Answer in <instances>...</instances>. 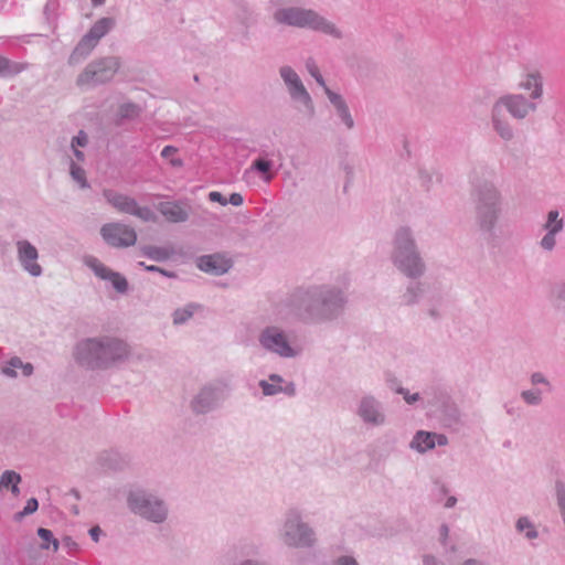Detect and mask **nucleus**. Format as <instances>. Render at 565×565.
<instances>
[{"label": "nucleus", "instance_id": "nucleus-1", "mask_svg": "<svg viewBox=\"0 0 565 565\" xmlns=\"http://www.w3.org/2000/svg\"><path fill=\"white\" fill-rule=\"evenodd\" d=\"M348 299L344 291L332 285H309L294 289L284 305L303 323H327L338 319Z\"/></svg>", "mask_w": 565, "mask_h": 565}, {"label": "nucleus", "instance_id": "nucleus-2", "mask_svg": "<svg viewBox=\"0 0 565 565\" xmlns=\"http://www.w3.org/2000/svg\"><path fill=\"white\" fill-rule=\"evenodd\" d=\"M131 356L127 341L114 335H95L79 340L73 348L75 364L86 371H107L121 366Z\"/></svg>", "mask_w": 565, "mask_h": 565}, {"label": "nucleus", "instance_id": "nucleus-3", "mask_svg": "<svg viewBox=\"0 0 565 565\" xmlns=\"http://www.w3.org/2000/svg\"><path fill=\"white\" fill-rule=\"evenodd\" d=\"M390 259L393 266L407 278L417 279L426 273V263L411 226L402 225L395 230Z\"/></svg>", "mask_w": 565, "mask_h": 565}, {"label": "nucleus", "instance_id": "nucleus-4", "mask_svg": "<svg viewBox=\"0 0 565 565\" xmlns=\"http://www.w3.org/2000/svg\"><path fill=\"white\" fill-rule=\"evenodd\" d=\"M273 20L275 24L280 26L306 29L324 34L333 40H342L344 38L343 30L333 21L320 14L318 11L306 7H279L274 11Z\"/></svg>", "mask_w": 565, "mask_h": 565}, {"label": "nucleus", "instance_id": "nucleus-5", "mask_svg": "<svg viewBox=\"0 0 565 565\" xmlns=\"http://www.w3.org/2000/svg\"><path fill=\"white\" fill-rule=\"evenodd\" d=\"M278 539L288 548H313L318 544L316 529L305 520L303 512L291 507L282 515Z\"/></svg>", "mask_w": 565, "mask_h": 565}, {"label": "nucleus", "instance_id": "nucleus-6", "mask_svg": "<svg viewBox=\"0 0 565 565\" xmlns=\"http://www.w3.org/2000/svg\"><path fill=\"white\" fill-rule=\"evenodd\" d=\"M126 504L134 515L157 525L166 523L170 515L167 500L145 488L130 489L127 492Z\"/></svg>", "mask_w": 565, "mask_h": 565}, {"label": "nucleus", "instance_id": "nucleus-7", "mask_svg": "<svg viewBox=\"0 0 565 565\" xmlns=\"http://www.w3.org/2000/svg\"><path fill=\"white\" fill-rule=\"evenodd\" d=\"M257 343L264 352L285 360L297 359L303 352L297 337L277 324L262 328L257 334Z\"/></svg>", "mask_w": 565, "mask_h": 565}, {"label": "nucleus", "instance_id": "nucleus-8", "mask_svg": "<svg viewBox=\"0 0 565 565\" xmlns=\"http://www.w3.org/2000/svg\"><path fill=\"white\" fill-rule=\"evenodd\" d=\"M535 108V105L527 100L523 95H505L501 97L493 106V127L503 139H510L512 138L513 132L509 119L505 115V110H508L514 118L523 119L531 111H534Z\"/></svg>", "mask_w": 565, "mask_h": 565}, {"label": "nucleus", "instance_id": "nucleus-9", "mask_svg": "<svg viewBox=\"0 0 565 565\" xmlns=\"http://www.w3.org/2000/svg\"><path fill=\"white\" fill-rule=\"evenodd\" d=\"M278 74L298 115L309 120L312 119L316 116L315 102L296 70L290 65H281L278 68Z\"/></svg>", "mask_w": 565, "mask_h": 565}, {"label": "nucleus", "instance_id": "nucleus-10", "mask_svg": "<svg viewBox=\"0 0 565 565\" xmlns=\"http://www.w3.org/2000/svg\"><path fill=\"white\" fill-rule=\"evenodd\" d=\"M120 67L121 60L118 56L108 55L95 58L77 75L75 84L82 90L107 84L113 81Z\"/></svg>", "mask_w": 565, "mask_h": 565}, {"label": "nucleus", "instance_id": "nucleus-11", "mask_svg": "<svg viewBox=\"0 0 565 565\" xmlns=\"http://www.w3.org/2000/svg\"><path fill=\"white\" fill-rule=\"evenodd\" d=\"M355 415L367 428H379L387 425L388 415L384 403L374 394H363L356 402Z\"/></svg>", "mask_w": 565, "mask_h": 565}, {"label": "nucleus", "instance_id": "nucleus-12", "mask_svg": "<svg viewBox=\"0 0 565 565\" xmlns=\"http://www.w3.org/2000/svg\"><path fill=\"white\" fill-rule=\"evenodd\" d=\"M106 202L120 213L137 216L143 222H154L156 214L147 206H140L137 201L124 193L116 192L110 189L103 191Z\"/></svg>", "mask_w": 565, "mask_h": 565}, {"label": "nucleus", "instance_id": "nucleus-13", "mask_svg": "<svg viewBox=\"0 0 565 565\" xmlns=\"http://www.w3.org/2000/svg\"><path fill=\"white\" fill-rule=\"evenodd\" d=\"M227 386L224 382H214L203 386L191 401L195 414H206L213 411L226 398Z\"/></svg>", "mask_w": 565, "mask_h": 565}, {"label": "nucleus", "instance_id": "nucleus-14", "mask_svg": "<svg viewBox=\"0 0 565 565\" xmlns=\"http://www.w3.org/2000/svg\"><path fill=\"white\" fill-rule=\"evenodd\" d=\"M15 258L20 268L32 278L43 275L44 268L40 264V253L36 246L26 238L14 243Z\"/></svg>", "mask_w": 565, "mask_h": 565}, {"label": "nucleus", "instance_id": "nucleus-15", "mask_svg": "<svg viewBox=\"0 0 565 565\" xmlns=\"http://www.w3.org/2000/svg\"><path fill=\"white\" fill-rule=\"evenodd\" d=\"M100 235L109 246L116 248L134 246L137 242L136 231L131 226L120 222L104 224L100 227Z\"/></svg>", "mask_w": 565, "mask_h": 565}, {"label": "nucleus", "instance_id": "nucleus-16", "mask_svg": "<svg viewBox=\"0 0 565 565\" xmlns=\"http://www.w3.org/2000/svg\"><path fill=\"white\" fill-rule=\"evenodd\" d=\"M83 262L97 278L108 281L118 294H126L128 291L129 284L126 277L106 266L97 257L88 255L84 257Z\"/></svg>", "mask_w": 565, "mask_h": 565}, {"label": "nucleus", "instance_id": "nucleus-17", "mask_svg": "<svg viewBox=\"0 0 565 565\" xmlns=\"http://www.w3.org/2000/svg\"><path fill=\"white\" fill-rule=\"evenodd\" d=\"M519 89L525 92L531 99H540L543 96V76L539 70H525L518 82Z\"/></svg>", "mask_w": 565, "mask_h": 565}, {"label": "nucleus", "instance_id": "nucleus-18", "mask_svg": "<svg viewBox=\"0 0 565 565\" xmlns=\"http://www.w3.org/2000/svg\"><path fill=\"white\" fill-rule=\"evenodd\" d=\"M326 97L340 122L345 127V129L352 130L355 122L345 98L340 93L332 89H327Z\"/></svg>", "mask_w": 565, "mask_h": 565}, {"label": "nucleus", "instance_id": "nucleus-19", "mask_svg": "<svg viewBox=\"0 0 565 565\" xmlns=\"http://www.w3.org/2000/svg\"><path fill=\"white\" fill-rule=\"evenodd\" d=\"M198 267L214 276L224 275L232 267V262L220 254L205 255L199 258Z\"/></svg>", "mask_w": 565, "mask_h": 565}, {"label": "nucleus", "instance_id": "nucleus-20", "mask_svg": "<svg viewBox=\"0 0 565 565\" xmlns=\"http://www.w3.org/2000/svg\"><path fill=\"white\" fill-rule=\"evenodd\" d=\"M161 215L171 223H183L189 218V209L180 202H161L158 205Z\"/></svg>", "mask_w": 565, "mask_h": 565}, {"label": "nucleus", "instance_id": "nucleus-21", "mask_svg": "<svg viewBox=\"0 0 565 565\" xmlns=\"http://www.w3.org/2000/svg\"><path fill=\"white\" fill-rule=\"evenodd\" d=\"M545 228L548 233L542 238L541 245L545 249H552L555 245L554 235L563 228V220L558 217L557 211L548 213Z\"/></svg>", "mask_w": 565, "mask_h": 565}, {"label": "nucleus", "instance_id": "nucleus-22", "mask_svg": "<svg viewBox=\"0 0 565 565\" xmlns=\"http://www.w3.org/2000/svg\"><path fill=\"white\" fill-rule=\"evenodd\" d=\"M97 44L98 43L96 41H93L92 38L85 34L71 53L68 57V64L77 65L84 61L93 52Z\"/></svg>", "mask_w": 565, "mask_h": 565}, {"label": "nucleus", "instance_id": "nucleus-23", "mask_svg": "<svg viewBox=\"0 0 565 565\" xmlns=\"http://www.w3.org/2000/svg\"><path fill=\"white\" fill-rule=\"evenodd\" d=\"M427 282H411L401 296V301L405 306H413L429 290Z\"/></svg>", "mask_w": 565, "mask_h": 565}, {"label": "nucleus", "instance_id": "nucleus-24", "mask_svg": "<svg viewBox=\"0 0 565 565\" xmlns=\"http://www.w3.org/2000/svg\"><path fill=\"white\" fill-rule=\"evenodd\" d=\"M437 434L419 430L411 441V448L418 452H425L433 449L436 445Z\"/></svg>", "mask_w": 565, "mask_h": 565}, {"label": "nucleus", "instance_id": "nucleus-25", "mask_svg": "<svg viewBox=\"0 0 565 565\" xmlns=\"http://www.w3.org/2000/svg\"><path fill=\"white\" fill-rule=\"evenodd\" d=\"M115 23L116 22L114 18H100L92 25L86 34L92 38L93 41L98 43L100 39H103L108 32L113 30Z\"/></svg>", "mask_w": 565, "mask_h": 565}, {"label": "nucleus", "instance_id": "nucleus-26", "mask_svg": "<svg viewBox=\"0 0 565 565\" xmlns=\"http://www.w3.org/2000/svg\"><path fill=\"white\" fill-rule=\"evenodd\" d=\"M258 385L265 396H274L279 393H285L289 396H292L296 393V386L292 382H288L286 385H279L269 381L262 380L259 381Z\"/></svg>", "mask_w": 565, "mask_h": 565}, {"label": "nucleus", "instance_id": "nucleus-27", "mask_svg": "<svg viewBox=\"0 0 565 565\" xmlns=\"http://www.w3.org/2000/svg\"><path fill=\"white\" fill-rule=\"evenodd\" d=\"M200 308L201 307L199 305L193 302L188 303L184 307L177 308L171 315L173 326L179 327L188 323Z\"/></svg>", "mask_w": 565, "mask_h": 565}, {"label": "nucleus", "instance_id": "nucleus-28", "mask_svg": "<svg viewBox=\"0 0 565 565\" xmlns=\"http://www.w3.org/2000/svg\"><path fill=\"white\" fill-rule=\"evenodd\" d=\"M18 369L22 370L23 375L29 376L33 372V365L31 363H23L20 358H12L2 367V373L9 377H17Z\"/></svg>", "mask_w": 565, "mask_h": 565}, {"label": "nucleus", "instance_id": "nucleus-29", "mask_svg": "<svg viewBox=\"0 0 565 565\" xmlns=\"http://www.w3.org/2000/svg\"><path fill=\"white\" fill-rule=\"evenodd\" d=\"M21 482V476L13 470H6L0 477V490L2 488L11 489L14 495H19L20 489L19 483Z\"/></svg>", "mask_w": 565, "mask_h": 565}, {"label": "nucleus", "instance_id": "nucleus-30", "mask_svg": "<svg viewBox=\"0 0 565 565\" xmlns=\"http://www.w3.org/2000/svg\"><path fill=\"white\" fill-rule=\"evenodd\" d=\"M26 68V64L11 62L0 55V76H13Z\"/></svg>", "mask_w": 565, "mask_h": 565}, {"label": "nucleus", "instance_id": "nucleus-31", "mask_svg": "<svg viewBox=\"0 0 565 565\" xmlns=\"http://www.w3.org/2000/svg\"><path fill=\"white\" fill-rule=\"evenodd\" d=\"M273 166V161L264 158H258L252 163L250 170L258 171L259 173L263 174V180L265 182H269L273 179V173L270 172Z\"/></svg>", "mask_w": 565, "mask_h": 565}, {"label": "nucleus", "instance_id": "nucleus-32", "mask_svg": "<svg viewBox=\"0 0 565 565\" xmlns=\"http://www.w3.org/2000/svg\"><path fill=\"white\" fill-rule=\"evenodd\" d=\"M70 174H71L72 179L76 183H78V185L82 189L89 188V183L87 182L85 170L79 166V163H77L74 160H71V162H70Z\"/></svg>", "mask_w": 565, "mask_h": 565}, {"label": "nucleus", "instance_id": "nucleus-33", "mask_svg": "<svg viewBox=\"0 0 565 565\" xmlns=\"http://www.w3.org/2000/svg\"><path fill=\"white\" fill-rule=\"evenodd\" d=\"M38 535L42 540V543L40 545L42 550H49L51 547L54 552H56L58 550L60 543L54 537L52 531L44 529V527H40L38 530Z\"/></svg>", "mask_w": 565, "mask_h": 565}, {"label": "nucleus", "instance_id": "nucleus-34", "mask_svg": "<svg viewBox=\"0 0 565 565\" xmlns=\"http://www.w3.org/2000/svg\"><path fill=\"white\" fill-rule=\"evenodd\" d=\"M142 253L143 255L148 256L149 258L156 262H163L168 259L171 255L168 248L158 246H145L142 248Z\"/></svg>", "mask_w": 565, "mask_h": 565}, {"label": "nucleus", "instance_id": "nucleus-35", "mask_svg": "<svg viewBox=\"0 0 565 565\" xmlns=\"http://www.w3.org/2000/svg\"><path fill=\"white\" fill-rule=\"evenodd\" d=\"M141 113V108L135 103H124L118 107V116L121 119H134Z\"/></svg>", "mask_w": 565, "mask_h": 565}, {"label": "nucleus", "instance_id": "nucleus-36", "mask_svg": "<svg viewBox=\"0 0 565 565\" xmlns=\"http://www.w3.org/2000/svg\"><path fill=\"white\" fill-rule=\"evenodd\" d=\"M178 148L173 146H166L161 150V157L166 160H169L170 164L174 168L183 167V160L177 157Z\"/></svg>", "mask_w": 565, "mask_h": 565}, {"label": "nucleus", "instance_id": "nucleus-37", "mask_svg": "<svg viewBox=\"0 0 565 565\" xmlns=\"http://www.w3.org/2000/svg\"><path fill=\"white\" fill-rule=\"evenodd\" d=\"M98 460L100 465L110 469H117L121 467V461L118 454L113 451H105L100 454Z\"/></svg>", "mask_w": 565, "mask_h": 565}, {"label": "nucleus", "instance_id": "nucleus-38", "mask_svg": "<svg viewBox=\"0 0 565 565\" xmlns=\"http://www.w3.org/2000/svg\"><path fill=\"white\" fill-rule=\"evenodd\" d=\"M39 508V502L35 498H31L28 500L24 509L14 514L15 521H21L24 516L34 513Z\"/></svg>", "mask_w": 565, "mask_h": 565}, {"label": "nucleus", "instance_id": "nucleus-39", "mask_svg": "<svg viewBox=\"0 0 565 565\" xmlns=\"http://www.w3.org/2000/svg\"><path fill=\"white\" fill-rule=\"evenodd\" d=\"M516 527L520 532H525L526 537L533 539L536 537V531L532 526V524L525 518H521L518 521Z\"/></svg>", "mask_w": 565, "mask_h": 565}, {"label": "nucleus", "instance_id": "nucleus-40", "mask_svg": "<svg viewBox=\"0 0 565 565\" xmlns=\"http://www.w3.org/2000/svg\"><path fill=\"white\" fill-rule=\"evenodd\" d=\"M396 393L402 395L404 401L408 404V405H414L416 404L417 402H420L422 401V396L419 395V393H409L408 390L404 388V387H398L396 390Z\"/></svg>", "mask_w": 565, "mask_h": 565}, {"label": "nucleus", "instance_id": "nucleus-41", "mask_svg": "<svg viewBox=\"0 0 565 565\" xmlns=\"http://www.w3.org/2000/svg\"><path fill=\"white\" fill-rule=\"evenodd\" d=\"M448 533H449V530H448V526L446 524H443L439 529V542L441 543V545L446 548V552H456V546L455 544H451L449 545L448 547Z\"/></svg>", "mask_w": 565, "mask_h": 565}, {"label": "nucleus", "instance_id": "nucleus-42", "mask_svg": "<svg viewBox=\"0 0 565 565\" xmlns=\"http://www.w3.org/2000/svg\"><path fill=\"white\" fill-rule=\"evenodd\" d=\"M87 145H88V136L83 130H81L71 140V148H85Z\"/></svg>", "mask_w": 565, "mask_h": 565}, {"label": "nucleus", "instance_id": "nucleus-43", "mask_svg": "<svg viewBox=\"0 0 565 565\" xmlns=\"http://www.w3.org/2000/svg\"><path fill=\"white\" fill-rule=\"evenodd\" d=\"M310 75L316 79L317 84L323 89L324 95H327V89H331L327 84L321 75L319 68L315 65L312 67H309Z\"/></svg>", "mask_w": 565, "mask_h": 565}, {"label": "nucleus", "instance_id": "nucleus-44", "mask_svg": "<svg viewBox=\"0 0 565 565\" xmlns=\"http://www.w3.org/2000/svg\"><path fill=\"white\" fill-rule=\"evenodd\" d=\"M332 565H359V563L353 556L342 555L334 559Z\"/></svg>", "mask_w": 565, "mask_h": 565}, {"label": "nucleus", "instance_id": "nucleus-45", "mask_svg": "<svg viewBox=\"0 0 565 565\" xmlns=\"http://www.w3.org/2000/svg\"><path fill=\"white\" fill-rule=\"evenodd\" d=\"M557 499L565 521V488L562 484H557Z\"/></svg>", "mask_w": 565, "mask_h": 565}, {"label": "nucleus", "instance_id": "nucleus-46", "mask_svg": "<svg viewBox=\"0 0 565 565\" xmlns=\"http://www.w3.org/2000/svg\"><path fill=\"white\" fill-rule=\"evenodd\" d=\"M209 199H210V201H212V202H217V203H220L221 205H226V204H227V199H225V198L222 195V193L216 192V191L210 192V193H209Z\"/></svg>", "mask_w": 565, "mask_h": 565}, {"label": "nucleus", "instance_id": "nucleus-47", "mask_svg": "<svg viewBox=\"0 0 565 565\" xmlns=\"http://www.w3.org/2000/svg\"><path fill=\"white\" fill-rule=\"evenodd\" d=\"M243 202V196L239 193H232L227 200V203L234 206H241Z\"/></svg>", "mask_w": 565, "mask_h": 565}, {"label": "nucleus", "instance_id": "nucleus-48", "mask_svg": "<svg viewBox=\"0 0 565 565\" xmlns=\"http://www.w3.org/2000/svg\"><path fill=\"white\" fill-rule=\"evenodd\" d=\"M237 565H267L266 562L258 559V558H252L246 557L242 559Z\"/></svg>", "mask_w": 565, "mask_h": 565}, {"label": "nucleus", "instance_id": "nucleus-49", "mask_svg": "<svg viewBox=\"0 0 565 565\" xmlns=\"http://www.w3.org/2000/svg\"><path fill=\"white\" fill-rule=\"evenodd\" d=\"M423 564L424 565H443V563L437 559L434 555L426 554L423 556Z\"/></svg>", "mask_w": 565, "mask_h": 565}, {"label": "nucleus", "instance_id": "nucleus-50", "mask_svg": "<svg viewBox=\"0 0 565 565\" xmlns=\"http://www.w3.org/2000/svg\"><path fill=\"white\" fill-rule=\"evenodd\" d=\"M522 395H523L524 399H525L529 404H535V403H537V402H539V399H540L539 395H537L536 393H534V392H530V391H527V392H523V394H522Z\"/></svg>", "mask_w": 565, "mask_h": 565}, {"label": "nucleus", "instance_id": "nucleus-51", "mask_svg": "<svg viewBox=\"0 0 565 565\" xmlns=\"http://www.w3.org/2000/svg\"><path fill=\"white\" fill-rule=\"evenodd\" d=\"M71 150L74 156V161H76L77 163L85 161V153L81 150V148H71Z\"/></svg>", "mask_w": 565, "mask_h": 565}, {"label": "nucleus", "instance_id": "nucleus-52", "mask_svg": "<svg viewBox=\"0 0 565 565\" xmlns=\"http://www.w3.org/2000/svg\"><path fill=\"white\" fill-rule=\"evenodd\" d=\"M269 382L274 383V384H279V385H282L285 384L286 385V381L282 379V376H280L279 374H276V373H273L268 376V380Z\"/></svg>", "mask_w": 565, "mask_h": 565}, {"label": "nucleus", "instance_id": "nucleus-53", "mask_svg": "<svg viewBox=\"0 0 565 565\" xmlns=\"http://www.w3.org/2000/svg\"><path fill=\"white\" fill-rule=\"evenodd\" d=\"M100 534H102V530H100L99 526H93L89 530V535H90L92 540L95 541V542L99 541Z\"/></svg>", "mask_w": 565, "mask_h": 565}, {"label": "nucleus", "instance_id": "nucleus-54", "mask_svg": "<svg viewBox=\"0 0 565 565\" xmlns=\"http://www.w3.org/2000/svg\"><path fill=\"white\" fill-rule=\"evenodd\" d=\"M139 265H140V266H143V267L146 268V270H148V271H159V273H161V274H163V275H166V276H170L166 270H163V269H161V268H159V267H157V266H153V265H151V266H146V265H145V263H142V262H141V263H139Z\"/></svg>", "mask_w": 565, "mask_h": 565}, {"label": "nucleus", "instance_id": "nucleus-55", "mask_svg": "<svg viewBox=\"0 0 565 565\" xmlns=\"http://www.w3.org/2000/svg\"><path fill=\"white\" fill-rule=\"evenodd\" d=\"M456 503H457V498L454 497V495H450V497L447 498V500L445 502V507L446 508H452V507L456 505Z\"/></svg>", "mask_w": 565, "mask_h": 565}, {"label": "nucleus", "instance_id": "nucleus-56", "mask_svg": "<svg viewBox=\"0 0 565 565\" xmlns=\"http://www.w3.org/2000/svg\"><path fill=\"white\" fill-rule=\"evenodd\" d=\"M63 543L68 548H76L77 547V544L71 537H65Z\"/></svg>", "mask_w": 565, "mask_h": 565}, {"label": "nucleus", "instance_id": "nucleus-57", "mask_svg": "<svg viewBox=\"0 0 565 565\" xmlns=\"http://www.w3.org/2000/svg\"><path fill=\"white\" fill-rule=\"evenodd\" d=\"M436 444L439 445V446L446 445L447 444V437L444 436V435H438L437 434Z\"/></svg>", "mask_w": 565, "mask_h": 565}, {"label": "nucleus", "instance_id": "nucleus-58", "mask_svg": "<svg viewBox=\"0 0 565 565\" xmlns=\"http://www.w3.org/2000/svg\"><path fill=\"white\" fill-rule=\"evenodd\" d=\"M256 550H257V548H256L254 545H250L249 547H248V546H244V547L242 548V552H243L244 554L248 555L249 553H250V554H254V553L256 552Z\"/></svg>", "mask_w": 565, "mask_h": 565}, {"label": "nucleus", "instance_id": "nucleus-59", "mask_svg": "<svg viewBox=\"0 0 565 565\" xmlns=\"http://www.w3.org/2000/svg\"><path fill=\"white\" fill-rule=\"evenodd\" d=\"M532 382H533L534 384H536V383H542V382H544V379H543V377H542V375H540V374H534V375L532 376Z\"/></svg>", "mask_w": 565, "mask_h": 565}, {"label": "nucleus", "instance_id": "nucleus-60", "mask_svg": "<svg viewBox=\"0 0 565 565\" xmlns=\"http://www.w3.org/2000/svg\"><path fill=\"white\" fill-rule=\"evenodd\" d=\"M439 492H440V494H443V495H447V494H448V489L446 488V486H445V484H441V486L439 487Z\"/></svg>", "mask_w": 565, "mask_h": 565}, {"label": "nucleus", "instance_id": "nucleus-61", "mask_svg": "<svg viewBox=\"0 0 565 565\" xmlns=\"http://www.w3.org/2000/svg\"><path fill=\"white\" fill-rule=\"evenodd\" d=\"M90 1H92L93 6L99 7V6H103L106 0H90Z\"/></svg>", "mask_w": 565, "mask_h": 565}, {"label": "nucleus", "instance_id": "nucleus-62", "mask_svg": "<svg viewBox=\"0 0 565 565\" xmlns=\"http://www.w3.org/2000/svg\"><path fill=\"white\" fill-rule=\"evenodd\" d=\"M465 565H480L477 561H467Z\"/></svg>", "mask_w": 565, "mask_h": 565}, {"label": "nucleus", "instance_id": "nucleus-63", "mask_svg": "<svg viewBox=\"0 0 565 565\" xmlns=\"http://www.w3.org/2000/svg\"><path fill=\"white\" fill-rule=\"evenodd\" d=\"M429 315L431 317H436L437 316V311L434 308H431V309H429Z\"/></svg>", "mask_w": 565, "mask_h": 565}]
</instances>
